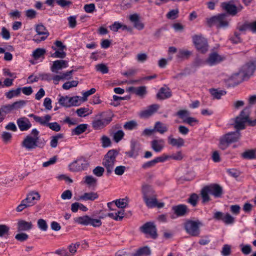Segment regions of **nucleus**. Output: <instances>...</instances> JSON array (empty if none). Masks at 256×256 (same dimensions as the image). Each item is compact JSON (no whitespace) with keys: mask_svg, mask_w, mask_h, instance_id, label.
Returning a JSON list of instances; mask_svg holds the SVG:
<instances>
[{"mask_svg":"<svg viewBox=\"0 0 256 256\" xmlns=\"http://www.w3.org/2000/svg\"><path fill=\"white\" fill-rule=\"evenodd\" d=\"M242 156L246 159L252 160L256 158L254 150H248L242 154Z\"/></svg>","mask_w":256,"mask_h":256,"instance_id":"58836bf2","label":"nucleus"},{"mask_svg":"<svg viewBox=\"0 0 256 256\" xmlns=\"http://www.w3.org/2000/svg\"><path fill=\"white\" fill-rule=\"evenodd\" d=\"M104 172V168L100 166H96L93 170L92 172L93 174L98 177L102 176Z\"/></svg>","mask_w":256,"mask_h":256,"instance_id":"864d4df0","label":"nucleus"},{"mask_svg":"<svg viewBox=\"0 0 256 256\" xmlns=\"http://www.w3.org/2000/svg\"><path fill=\"white\" fill-rule=\"evenodd\" d=\"M168 143L173 146L180 148L184 146V140L182 138H172V136H170L168 137Z\"/></svg>","mask_w":256,"mask_h":256,"instance_id":"c85d7f7f","label":"nucleus"},{"mask_svg":"<svg viewBox=\"0 0 256 256\" xmlns=\"http://www.w3.org/2000/svg\"><path fill=\"white\" fill-rule=\"evenodd\" d=\"M146 94V87L140 86L137 88L136 94L139 96L143 97Z\"/></svg>","mask_w":256,"mask_h":256,"instance_id":"69168bd1","label":"nucleus"},{"mask_svg":"<svg viewBox=\"0 0 256 256\" xmlns=\"http://www.w3.org/2000/svg\"><path fill=\"white\" fill-rule=\"evenodd\" d=\"M10 228L6 224H0V237L8 236Z\"/></svg>","mask_w":256,"mask_h":256,"instance_id":"49530a36","label":"nucleus"},{"mask_svg":"<svg viewBox=\"0 0 256 256\" xmlns=\"http://www.w3.org/2000/svg\"><path fill=\"white\" fill-rule=\"evenodd\" d=\"M210 194L214 196V198H220L223 194L222 187L218 184H212L207 186Z\"/></svg>","mask_w":256,"mask_h":256,"instance_id":"ddd939ff","label":"nucleus"},{"mask_svg":"<svg viewBox=\"0 0 256 256\" xmlns=\"http://www.w3.org/2000/svg\"><path fill=\"white\" fill-rule=\"evenodd\" d=\"M140 231L153 239L158 238L157 229L154 223L148 222L140 227Z\"/></svg>","mask_w":256,"mask_h":256,"instance_id":"1a4fd4ad","label":"nucleus"},{"mask_svg":"<svg viewBox=\"0 0 256 256\" xmlns=\"http://www.w3.org/2000/svg\"><path fill=\"white\" fill-rule=\"evenodd\" d=\"M144 200L146 205L149 208L157 207L158 208H161L164 206V203L158 202L156 195L144 198Z\"/></svg>","mask_w":256,"mask_h":256,"instance_id":"2eb2a0df","label":"nucleus"},{"mask_svg":"<svg viewBox=\"0 0 256 256\" xmlns=\"http://www.w3.org/2000/svg\"><path fill=\"white\" fill-rule=\"evenodd\" d=\"M208 194H210V192L207 186H206L204 187L200 192L202 203H206L210 200Z\"/></svg>","mask_w":256,"mask_h":256,"instance_id":"72a5a7b5","label":"nucleus"},{"mask_svg":"<svg viewBox=\"0 0 256 256\" xmlns=\"http://www.w3.org/2000/svg\"><path fill=\"white\" fill-rule=\"evenodd\" d=\"M51 118V116L48 114L46 115L44 118L38 116L36 122L42 126H46L48 122H49Z\"/></svg>","mask_w":256,"mask_h":256,"instance_id":"4c0bfd02","label":"nucleus"},{"mask_svg":"<svg viewBox=\"0 0 256 256\" xmlns=\"http://www.w3.org/2000/svg\"><path fill=\"white\" fill-rule=\"evenodd\" d=\"M88 166L87 162L84 158H80L70 163L68 168L70 171L76 172L84 170Z\"/></svg>","mask_w":256,"mask_h":256,"instance_id":"9b49d317","label":"nucleus"},{"mask_svg":"<svg viewBox=\"0 0 256 256\" xmlns=\"http://www.w3.org/2000/svg\"><path fill=\"white\" fill-rule=\"evenodd\" d=\"M172 210L178 216H184L188 212V208L184 204H178L174 206L172 208Z\"/></svg>","mask_w":256,"mask_h":256,"instance_id":"393cba45","label":"nucleus"},{"mask_svg":"<svg viewBox=\"0 0 256 256\" xmlns=\"http://www.w3.org/2000/svg\"><path fill=\"white\" fill-rule=\"evenodd\" d=\"M184 158V156L182 151L176 152V153H172L168 155L169 160H181Z\"/></svg>","mask_w":256,"mask_h":256,"instance_id":"37998d69","label":"nucleus"},{"mask_svg":"<svg viewBox=\"0 0 256 256\" xmlns=\"http://www.w3.org/2000/svg\"><path fill=\"white\" fill-rule=\"evenodd\" d=\"M39 132L36 129L32 130L30 134L26 136L22 142V146L28 150L35 149L36 148H43L46 141L39 140Z\"/></svg>","mask_w":256,"mask_h":256,"instance_id":"f257e3e1","label":"nucleus"},{"mask_svg":"<svg viewBox=\"0 0 256 256\" xmlns=\"http://www.w3.org/2000/svg\"><path fill=\"white\" fill-rule=\"evenodd\" d=\"M46 50L42 48H38L35 50L32 54V56L35 60H38L43 56L46 53Z\"/></svg>","mask_w":256,"mask_h":256,"instance_id":"a19ab883","label":"nucleus"},{"mask_svg":"<svg viewBox=\"0 0 256 256\" xmlns=\"http://www.w3.org/2000/svg\"><path fill=\"white\" fill-rule=\"evenodd\" d=\"M250 110L249 108H244L240 114L235 118L234 127L236 130H244L246 128V124L248 123L249 126H254L256 125V119L251 120L249 118Z\"/></svg>","mask_w":256,"mask_h":256,"instance_id":"f03ea898","label":"nucleus"},{"mask_svg":"<svg viewBox=\"0 0 256 256\" xmlns=\"http://www.w3.org/2000/svg\"><path fill=\"white\" fill-rule=\"evenodd\" d=\"M32 228V224L31 222H28L24 220H20L18 222V230L26 231L30 230Z\"/></svg>","mask_w":256,"mask_h":256,"instance_id":"a878e982","label":"nucleus"},{"mask_svg":"<svg viewBox=\"0 0 256 256\" xmlns=\"http://www.w3.org/2000/svg\"><path fill=\"white\" fill-rule=\"evenodd\" d=\"M142 192L143 196V198H146L149 197L155 196L154 191L152 186L146 184L142 185Z\"/></svg>","mask_w":256,"mask_h":256,"instance_id":"5701e85b","label":"nucleus"},{"mask_svg":"<svg viewBox=\"0 0 256 256\" xmlns=\"http://www.w3.org/2000/svg\"><path fill=\"white\" fill-rule=\"evenodd\" d=\"M104 123L102 120L96 119L93 120L92 126L94 130H100L105 126Z\"/></svg>","mask_w":256,"mask_h":256,"instance_id":"ea45409f","label":"nucleus"},{"mask_svg":"<svg viewBox=\"0 0 256 256\" xmlns=\"http://www.w3.org/2000/svg\"><path fill=\"white\" fill-rule=\"evenodd\" d=\"M192 54V52L188 50L180 49L176 54V58L178 61H182L188 59Z\"/></svg>","mask_w":256,"mask_h":256,"instance_id":"c756f323","label":"nucleus"},{"mask_svg":"<svg viewBox=\"0 0 256 256\" xmlns=\"http://www.w3.org/2000/svg\"><path fill=\"white\" fill-rule=\"evenodd\" d=\"M74 221L79 224L84 226L90 225L94 227H100L102 224L100 220L92 218L88 215L76 217L74 218Z\"/></svg>","mask_w":256,"mask_h":256,"instance_id":"0eeeda50","label":"nucleus"},{"mask_svg":"<svg viewBox=\"0 0 256 256\" xmlns=\"http://www.w3.org/2000/svg\"><path fill=\"white\" fill-rule=\"evenodd\" d=\"M182 122L190 126H194L198 123V120L194 118L188 116L184 119Z\"/></svg>","mask_w":256,"mask_h":256,"instance_id":"a18cd8bd","label":"nucleus"},{"mask_svg":"<svg viewBox=\"0 0 256 256\" xmlns=\"http://www.w3.org/2000/svg\"><path fill=\"white\" fill-rule=\"evenodd\" d=\"M210 92L214 98L220 99L222 96L226 94V92L224 90H220L217 89L212 88L210 90Z\"/></svg>","mask_w":256,"mask_h":256,"instance_id":"c9c22d12","label":"nucleus"},{"mask_svg":"<svg viewBox=\"0 0 256 256\" xmlns=\"http://www.w3.org/2000/svg\"><path fill=\"white\" fill-rule=\"evenodd\" d=\"M129 20L133 23L134 26L138 30H142L144 28V24L140 20L138 14H134L130 15Z\"/></svg>","mask_w":256,"mask_h":256,"instance_id":"6ab92c4d","label":"nucleus"},{"mask_svg":"<svg viewBox=\"0 0 256 256\" xmlns=\"http://www.w3.org/2000/svg\"><path fill=\"white\" fill-rule=\"evenodd\" d=\"M46 126L48 127L52 130L55 132H59L60 130V125L56 122H48Z\"/></svg>","mask_w":256,"mask_h":256,"instance_id":"6e6d98bb","label":"nucleus"},{"mask_svg":"<svg viewBox=\"0 0 256 256\" xmlns=\"http://www.w3.org/2000/svg\"><path fill=\"white\" fill-rule=\"evenodd\" d=\"M40 194L38 192L32 191L26 194V198L22 200L20 204L16 208L17 212H22L25 208L31 207L34 206L36 201L40 200Z\"/></svg>","mask_w":256,"mask_h":256,"instance_id":"7ed1b4c3","label":"nucleus"},{"mask_svg":"<svg viewBox=\"0 0 256 256\" xmlns=\"http://www.w3.org/2000/svg\"><path fill=\"white\" fill-rule=\"evenodd\" d=\"M256 68V65L253 62L248 64L244 68V72H240L238 73L234 74L232 77L234 79L236 77L240 76V79L238 80V83L244 80L246 78L252 76Z\"/></svg>","mask_w":256,"mask_h":256,"instance_id":"6e6552de","label":"nucleus"},{"mask_svg":"<svg viewBox=\"0 0 256 256\" xmlns=\"http://www.w3.org/2000/svg\"><path fill=\"white\" fill-rule=\"evenodd\" d=\"M98 198V195L97 192H92L84 193L83 194L80 196L78 200L94 201Z\"/></svg>","mask_w":256,"mask_h":256,"instance_id":"cd10ccee","label":"nucleus"},{"mask_svg":"<svg viewBox=\"0 0 256 256\" xmlns=\"http://www.w3.org/2000/svg\"><path fill=\"white\" fill-rule=\"evenodd\" d=\"M84 9L87 13H92L96 10L95 4H85Z\"/></svg>","mask_w":256,"mask_h":256,"instance_id":"680f3d73","label":"nucleus"},{"mask_svg":"<svg viewBox=\"0 0 256 256\" xmlns=\"http://www.w3.org/2000/svg\"><path fill=\"white\" fill-rule=\"evenodd\" d=\"M151 251L148 246H144L138 249L132 256H148L150 254Z\"/></svg>","mask_w":256,"mask_h":256,"instance_id":"7c9ffc66","label":"nucleus"},{"mask_svg":"<svg viewBox=\"0 0 256 256\" xmlns=\"http://www.w3.org/2000/svg\"><path fill=\"white\" fill-rule=\"evenodd\" d=\"M102 145L103 148H107L111 145V141L109 138L106 136H103L101 138Z\"/></svg>","mask_w":256,"mask_h":256,"instance_id":"4d7b16f0","label":"nucleus"},{"mask_svg":"<svg viewBox=\"0 0 256 256\" xmlns=\"http://www.w3.org/2000/svg\"><path fill=\"white\" fill-rule=\"evenodd\" d=\"M126 170V167L124 166H116L114 170V172L118 176H122L124 174Z\"/></svg>","mask_w":256,"mask_h":256,"instance_id":"774afa93","label":"nucleus"},{"mask_svg":"<svg viewBox=\"0 0 256 256\" xmlns=\"http://www.w3.org/2000/svg\"><path fill=\"white\" fill-rule=\"evenodd\" d=\"M36 30L38 35H43L40 38L41 40H45L49 36V32L46 27L42 24H38L36 26Z\"/></svg>","mask_w":256,"mask_h":256,"instance_id":"bb28decb","label":"nucleus"},{"mask_svg":"<svg viewBox=\"0 0 256 256\" xmlns=\"http://www.w3.org/2000/svg\"><path fill=\"white\" fill-rule=\"evenodd\" d=\"M21 88H18L16 90H11L5 94V96L8 99H11L14 97L18 96L20 95Z\"/></svg>","mask_w":256,"mask_h":256,"instance_id":"f704fd0d","label":"nucleus"},{"mask_svg":"<svg viewBox=\"0 0 256 256\" xmlns=\"http://www.w3.org/2000/svg\"><path fill=\"white\" fill-rule=\"evenodd\" d=\"M221 7L230 15L232 16L236 15V6L231 4V2H222Z\"/></svg>","mask_w":256,"mask_h":256,"instance_id":"a211bd4d","label":"nucleus"},{"mask_svg":"<svg viewBox=\"0 0 256 256\" xmlns=\"http://www.w3.org/2000/svg\"><path fill=\"white\" fill-rule=\"evenodd\" d=\"M202 226V222L198 220H188L184 224L186 232L192 236H198L200 235V227Z\"/></svg>","mask_w":256,"mask_h":256,"instance_id":"423d86ee","label":"nucleus"},{"mask_svg":"<svg viewBox=\"0 0 256 256\" xmlns=\"http://www.w3.org/2000/svg\"><path fill=\"white\" fill-rule=\"evenodd\" d=\"M137 126V123L134 120H130L125 123L124 128L125 130H132Z\"/></svg>","mask_w":256,"mask_h":256,"instance_id":"3c124183","label":"nucleus"},{"mask_svg":"<svg viewBox=\"0 0 256 256\" xmlns=\"http://www.w3.org/2000/svg\"><path fill=\"white\" fill-rule=\"evenodd\" d=\"M124 135V134L122 130H118L113 134V140L118 143L123 138Z\"/></svg>","mask_w":256,"mask_h":256,"instance_id":"79ce46f5","label":"nucleus"},{"mask_svg":"<svg viewBox=\"0 0 256 256\" xmlns=\"http://www.w3.org/2000/svg\"><path fill=\"white\" fill-rule=\"evenodd\" d=\"M224 60V58L219 55L216 52H213L210 54L206 62L210 66L216 65Z\"/></svg>","mask_w":256,"mask_h":256,"instance_id":"dca6fc26","label":"nucleus"},{"mask_svg":"<svg viewBox=\"0 0 256 256\" xmlns=\"http://www.w3.org/2000/svg\"><path fill=\"white\" fill-rule=\"evenodd\" d=\"M76 16H72L68 18V26L70 28H74L76 25Z\"/></svg>","mask_w":256,"mask_h":256,"instance_id":"0e129e2a","label":"nucleus"},{"mask_svg":"<svg viewBox=\"0 0 256 256\" xmlns=\"http://www.w3.org/2000/svg\"><path fill=\"white\" fill-rule=\"evenodd\" d=\"M96 70L103 74H107L108 72V67L104 64H98L96 66Z\"/></svg>","mask_w":256,"mask_h":256,"instance_id":"c03bdc74","label":"nucleus"},{"mask_svg":"<svg viewBox=\"0 0 256 256\" xmlns=\"http://www.w3.org/2000/svg\"><path fill=\"white\" fill-rule=\"evenodd\" d=\"M142 147L140 144L136 142H131V150L126 152V154L130 158L136 157L141 150Z\"/></svg>","mask_w":256,"mask_h":256,"instance_id":"aec40b11","label":"nucleus"},{"mask_svg":"<svg viewBox=\"0 0 256 256\" xmlns=\"http://www.w3.org/2000/svg\"><path fill=\"white\" fill-rule=\"evenodd\" d=\"M68 66V61L63 60H56L53 62L50 70L53 72L58 73V70L66 68Z\"/></svg>","mask_w":256,"mask_h":256,"instance_id":"f8f14e48","label":"nucleus"},{"mask_svg":"<svg viewBox=\"0 0 256 256\" xmlns=\"http://www.w3.org/2000/svg\"><path fill=\"white\" fill-rule=\"evenodd\" d=\"M230 40L233 44H236L242 42L240 34L237 32H234V35L231 36Z\"/></svg>","mask_w":256,"mask_h":256,"instance_id":"13d9d810","label":"nucleus"},{"mask_svg":"<svg viewBox=\"0 0 256 256\" xmlns=\"http://www.w3.org/2000/svg\"><path fill=\"white\" fill-rule=\"evenodd\" d=\"M16 123L21 131H26L32 126L30 120L26 117L18 118Z\"/></svg>","mask_w":256,"mask_h":256,"instance_id":"4468645a","label":"nucleus"},{"mask_svg":"<svg viewBox=\"0 0 256 256\" xmlns=\"http://www.w3.org/2000/svg\"><path fill=\"white\" fill-rule=\"evenodd\" d=\"M160 106L157 104H153L148 106L146 110L140 113V116L142 118H148L154 114L159 108Z\"/></svg>","mask_w":256,"mask_h":256,"instance_id":"f3484780","label":"nucleus"},{"mask_svg":"<svg viewBox=\"0 0 256 256\" xmlns=\"http://www.w3.org/2000/svg\"><path fill=\"white\" fill-rule=\"evenodd\" d=\"M38 226L42 231H46L48 228L46 221L42 218L38 220Z\"/></svg>","mask_w":256,"mask_h":256,"instance_id":"5fc2aeb1","label":"nucleus"},{"mask_svg":"<svg viewBox=\"0 0 256 256\" xmlns=\"http://www.w3.org/2000/svg\"><path fill=\"white\" fill-rule=\"evenodd\" d=\"M88 108H80L76 110V112L78 116L84 117L86 116L89 114L88 113L86 114L88 111Z\"/></svg>","mask_w":256,"mask_h":256,"instance_id":"052dcab7","label":"nucleus"},{"mask_svg":"<svg viewBox=\"0 0 256 256\" xmlns=\"http://www.w3.org/2000/svg\"><path fill=\"white\" fill-rule=\"evenodd\" d=\"M154 129V131L158 132L161 134H163L168 130V128L166 124L160 122H156L155 123Z\"/></svg>","mask_w":256,"mask_h":256,"instance_id":"2f4dec72","label":"nucleus"},{"mask_svg":"<svg viewBox=\"0 0 256 256\" xmlns=\"http://www.w3.org/2000/svg\"><path fill=\"white\" fill-rule=\"evenodd\" d=\"M118 152L116 150H110L104 155L102 164L106 168L107 175H110L114 171L116 158Z\"/></svg>","mask_w":256,"mask_h":256,"instance_id":"20e7f679","label":"nucleus"},{"mask_svg":"<svg viewBox=\"0 0 256 256\" xmlns=\"http://www.w3.org/2000/svg\"><path fill=\"white\" fill-rule=\"evenodd\" d=\"M115 205L118 208H124L128 205V198H120L114 200Z\"/></svg>","mask_w":256,"mask_h":256,"instance_id":"e433bc0d","label":"nucleus"},{"mask_svg":"<svg viewBox=\"0 0 256 256\" xmlns=\"http://www.w3.org/2000/svg\"><path fill=\"white\" fill-rule=\"evenodd\" d=\"M227 16V14L222 13L207 18L206 19L207 24L209 27L215 26L218 28H226L228 26V22L226 19Z\"/></svg>","mask_w":256,"mask_h":256,"instance_id":"39448f33","label":"nucleus"},{"mask_svg":"<svg viewBox=\"0 0 256 256\" xmlns=\"http://www.w3.org/2000/svg\"><path fill=\"white\" fill-rule=\"evenodd\" d=\"M88 128L87 124H80L74 128L72 130V135L78 136L84 132Z\"/></svg>","mask_w":256,"mask_h":256,"instance_id":"473e14b6","label":"nucleus"},{"mask_svg":"<svg viewBox=\"0 0 256 256\" xmlns=\"http://www.w3.org/2000/svg\"><path fill=\"white\" fill-rule=\"evenodd\" d=\"M179 11L178 8L170 10L167 14L166 18L170 20H174L178 17Z\"/></svg>","mask_w":256,"mask_h":256,"instance_id":"8fccbe9b","label":"nucleus"},{"mask_svg":"<svg viewBox=\"0 0 256 256\" xmlns=\"http://www.w3.org/2000/svg\"><path fill=\"white\" fill-rule=\"evenodd\" d=\"M26 104V101L24 100H20L15 102L12 104L13 110H18L23 108Z\"/></svg>","mask_w":256,"mask_h":256,"instance_id":"09e8293b","label":"nucleus"},{"mask_svg":"<svg viewBox=\"0 0 256 256\" xmlns=\"http://www.w3.org/2000/svg\"><path fill=\"white\" fill-rule=\"evenodd\" d=\"M192 40L196 49L202 53H205L208 50V44L206 40L202 35H194Z\"/></svg>","mask_w":256,"mask_h":256,"instance_id":"9d476101","label":"nucleus"},{"mask_svg":"<svg viewBox=\"0 0 256 256\" xmlns=\"http://www.w3.org/2000/svg\"><path fill=\"white\" fill-rule=\"evenodd\" d=\"M84 182L88 185L91 186L94 184H96L97 182V180L94 178L92 176H86Z\"/></svg>","mask_w":256,"mask_h":256,"instance_id":"338daca9","label":"nucleus"},{"mask_svg":"<svg viewBox=\"0 0 256 256\" xmlns=\"http://www.w3.org/2000/svg\"><path fill=\"white\" fill-rule=\"evenodd\" d=\"M198 196L196 194H192L188 198V202L193 206H195L197 204Z\"/></svg>","mask_w":256,"mask_h":256,"instance_id":"603ef678","label":"nucleus"},{"mask_svg":"<svg viewBox=\"0 0 256 256\" xmlns=\"http://www.w3.org/2000/svg\"><path fill=\"white\" fill-rule=\"evenodd\" d=\"M172 96V92L168 87H162L156 94V98L160 100H164Z\"/></svg>","mask_w":256,"mask_h":256,"instance_id":"b1692460","label":"nucleus"},{"mask_svg":"<svg viewBox=\"0 0 256 256\" xmlns=\"http://www.w3.org/2000/svg\"><path fill=\"white\" fill-rule=\"evenodd\" d=\"M240 132L236 130V132H228L223 136L226 140L227 142L230 144L237 142L240 138Z\"/></svg>","mask_w":256,"mask_h":256,"instance_id":"412c9836","label":"nucleus"},{"mask_svg":"<svg viewBox=\"0 0 256 256\" xmlns=\"http://www.w3.org/2000/svg\"><path fill=\"white\" fill-rule=\"evenodd\" d=\"M222 222L226 224H232L234 222V218L230 214L226 213L224 216Z\"/></svg>","mask_w":256,"mask_h":256,"instance_id":"de8ad7c7","label":"nucleus"},{"mask_svg":"<svg viewBox=\"0 0 256 256\" xmlns=\"http://www.w3.org/2000/svg\"><path fill=\"white\" fill-rule=\"evenodd\" d=\"M51 56L55 58H64L66 56V53L63 50H56L51 54Z\"/></svg>","mask_w":256,"mask_h":256,"instance_id":"e2e57ef3","label":"nucleus"},{"mask_svg":"<svg viewBox=\"0 0 256 256\" xmlns=\"http://www.w3.org/2000/svg\"><path fill=\"white\" fill-rule=\"evenodd\" d=\"M150 146L154 152H160L164 146V140L163 139L154 140L151 142Z\"/></svg>","mask_w":256,"mask_h":256,"instance_id":"4be33fe9","label":"nucleus"},{"mask_svg":"<svg viewBox=\"0 0 256 256\" xmlns=\"http://www.w3.org/2000/svg\"><path fill=\"white\" fill-rule=\"evenodd\" d=\"M231 252V248L228 244H224L221 252L223 256H228L230 255Z\"/></svg>","mask_w":256,"mask_h":256,"instance_id":"bf43d9fd","label":"nucleus"}]
</instances>
